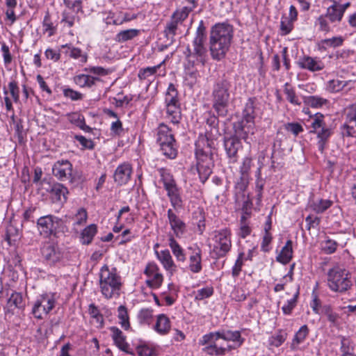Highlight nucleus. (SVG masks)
Segmentation results:
<instances>
[{
	"label": "nucleus",
	"instance_id": "47",
	"mask_svg": "<svg viewBox=\"0 0 356 356\" xmlns=\"http://www.w3.org/2000/svg\"><path fill=\"white\" fill-rule=\"evenodd\" d=\"M250 181V177L241 175L237 179L234 185L235 195L238 197L239 195L244 196V192L246 191Z\"/></svg>",
	"mask_w": 356,
	"mask_h": 356
},
{
	"label": "nucleus",
	"instance_id": "6",
	"mask_svg": "<svg viewBox=\"0 0 356 356\" xmlns=\"http://www.w3.org/2000/svg\"><path fill=\"white\" fill-rule=\"evenodd\" d=\"M161 181L167 192L171 206L176 210L183 207V200L181 196V189L177 185L176 181L170 170L164 168L158 169Z\"/></svg>",
	"mask_w": 356,
	"mask_h": 356
},
{
	"label": "nucleus",
	"instance_id": "51",
	"mask_svg": "<svg viewBox=\"0 0 356 356\" xmlns=\"http://www.w3.org/2000/svg\"><path fill=\"white\" fill-rule=\"evenodd\" d=\"M179 24L175 22L171 19L170 22H168L164 30V33L168 39H170L171 41L174 40V37L177 33V30L179 28Z\"/></svg>",
	"mask_w": 356,
	"mask_h": 356
},
{
	"label": "nucleus",
	"instance_id": "17",
	"mask_svg": "<svg viewBox=\"0 0 356 356\" xmlns=\"http://www.w3.org/2000/svg\"><path fill=\"white\" fill-rule=\"evenodd\" d=\"M52 172L60 181L72 180V164L68 160L57 161L52 167Z\"/></svg>",
	"mask_w": 356,
	"mask_h": 356
},
{
	"label": "nucleus",
	"instance_id": "62",
	"mask_svg": "<svg viewBox=\"0 0 356 356\" xmlns=\"http://www.w3.org/2000/svg\"><path fill=\"white\" fill-rule=\"evenodd\" d=\"M293 22L287 17H282L280 22V35H286L291 33L293 29Z\"/></svg>",
	"mask_w": 356,
	"mask_h": 356
},
{
	"label": "nucleus",
	"instance_id": "19",
	"mask_svg": "<svg viewBox=\"0 0 356 356\" xmlns=\"http://www.w3.org/2000/svg\"><path fill=\"white\" fill-rule=\"evenodd\" d=\"M224 148L228 159L229 163H236L238 161V152L242 148L240 140L236 137L225 138Z\"/></svg>",
	"mask_w": 356,
	"mask_h": 356
},
{
	"label": "nucleus",
	"instance_id": "18",
	"mask_svg": "<svg viewBox=\"0 0 356 356\" xmlns=\"http://www.w3.org/2000/svg\"><path fill=\"white\" fill-rule=\"evenodd\" d=\"M221 339L227 342H232V344H227L230 346V351L236 349L242 346L245 339L242 337L241 333L238 330H220L216 331Z\"/></svg>",
	"mask_w": 356,
	"mask_h": 356
},
{
	"label": "nucleus",
	"instance_id": "57",
	"mask_svg": "<svg viewBox=\"0 0 356 356\" xmlns=\"http://www.w3.org/2000/svg\"><path fill=\"white\" fill-rule=\"evenodd\" d=\"M163 280V277L162 274L159 272L148 277V279L146 280V284L152 289H158L161 286Z\"/></svg>",
	"mask_w": 356,
	"mask_h": 356
},
{
	"label": "nucleus",
	"instance_id": "56",
	"mask_svg": "<svg viewBox=\"0 0 356 356\" xmlns=\"http://www.w3.org/2000/svg\"><path fill=\"white\" fill-rule=\"evenodd\" d=\"M245 261V254L241 252L238 253L234 265L232 268V275L234 277H237L242 270L243 262Z\"/></svg>",
	"mask_w": 356,
	"mask_h": 356
},
{
	"label": "nucleus",
	"instance_id": "33",
	"mask_svg": "<svg viewBox=\"0 0 356 356\" xmlns=\"http://www.w3.org/2000/svg\"><path fill=\"white\" fill-rule=\"evenodd\" d=\"M165 118L171 123L178 124L181 119L180 104L165 105Z\"/></svg>",
	"mask_w": 356,
	"mask_h": 356
},
{
	"label": "nucleus",
	"instance_id": "14",
	"mask_svg": "<svg viewBox=\"0 0 356 356\" xmlns=\"http://www.w3.org/2000/svg\"><path fill=\"white\" fill-rule=\"evenodd\" d=\"M42 258L49 265H54L61 261L63 253L57 244L54 243H45L41 248Z\"/></svg>",
	"mask_w": 356,
	"mask_h": 356
},
{
	"label": "nucleus",
	"instance_id": "53",
	"mask_svg": "<svg viewBox=\"0 0 356 356\" xmlns=\"http://www.w3.org/2000/svg\"><path fill=\"white\" fill-rule=\"evenodd\" d=\"M153 317V310L152 309H142L138 314V319L140 324H150Z\"/></svg>",
	"mask_w": 356,
	"mask_h": 356
},
{
	"label": "nucleus",
	"instance_id": "16",
	"mask_svg": "<svg viewBox=\"0 0 356 356\" xmlns=\"http://www.w3.org/2000/svg\"><path fill=\"white\" fill-rule=\"evenodd\" d=\"M197 158V170L199 174L200 179L202 183H204L212 173L214 166L213 156H201Z\"/></svg>",
	"mask_w": 356,
	"mask_h": 356
},
{
	"label": "nucleus",
	"instance_id": "40",
	"mask_svg": "<svg viewBox=\"0 0 356 356\" xmlns=\"http://www.w3.org/2000/svg\"><path fill=\"white\" fill-rule=\"evenodd\" d=\"M97 233V226L95 224L89 225L82 230L80 235V242L83 245L90 244Z\"/></svg>",
	"mask_w": 356,
	"mask_h": 356
},
{
	"label": "nucleus",
	"instance_id": "50",
	"mask_svg": "<svg viewBox=\"0 0 356 356\" xmlns=\"http://www.w3.org/2000/svg\"><path fill=\"white\" fill-rule=\"evenodd\" d=\"M118 318L121 327L125 330H129L130 327L129 317L125 306L120 305L118 308Z\"/></svg>",
	"mask_w": 356,
	"mask_h": 356
},
{
	"label": "nucleus",
	"instance_id": "29",
	"mask_svg": "<svg viewBox=\"0 0 356 356\" xmlns=\"http://www.w3.org/2000/svg\"><path fill=\"white\" fill-rule=\"evenodd\" d=\"M63 48H66L65 54L74 60H78L81 64H84L88 60V54L83 52L80 48L75 47L71 44L62 45Z\"/></svg>",
	"mask_w": 356,
	"mask_h": 356
},
{
	"label": "nucleus",
	"instance_id": "15",
	"mask_svg": "<svg viewBox=\"0 0 356 356\" xmlns=\"http://www.w3.org/2000/svg\"><path fill=\"white\" fill-rule=\"evenodd\" d=\"M188 257V270L193 273H199L202 270V250L197 245L187 248Z\"/></svg>",
	"mask_w": 356,
	"mask_h": 356
},
{
	"label": "nucleus",
	"instance_id": "44",
	"mask_svg": "<svg viewBox=\"0 0 356 356\" xmlns=\"http://www.w3.org/2000/svg\"><path fill=\"white\" fill-rule=\"evenodd\" d=\"M337 3H332L327 9L325 15L331 23H339L341 21L343 13L338 8Z\"/></svg>",
	"mask_w": 356,
	"mask_h": 356
},
{
	"label": "nucleus",
	"instance_id": "34",
	"mask_svg": "<svg viewBox=\"0 0 356 356\" xmlns=\"http://www.w3.org/2000/svg\"><path fill=\"white\" fill-rule=\"evenodd\" d=\"M112 338L115 345L122 351L129 353V345L125 341L122 332L117 327H111Z\"/></svg>",
	"mask_w": 356,
	"mask_h": 356
},
{
	"label": "nucleus",
	"instance_id": "58",
	"mask_svg": "<svg viewBox=\"0 0 356 356\" xmlns=\"http://www.w3.org/2000/svg\"><path fill=\"white\" fill-rule=\"evenodd\" d=\"M191 10L192 8L184 7L181 10L175 12L171 19L178 24H181L182 22L188 17V14Z\"/></svg>",
	"mask_w": 356,
	"mask_h": 356
},
{
	"label": "nucleus",
	"instance_id": "36",
	"mask_svg": "<svg viewBox=\"0 0 356 356\" xmlns=\"http://www.w3.org/2000/svg\"><path fill=\"white\" fill-rule=\"evenodd\" d=\"M170 321L165 314H159L157 316L156 324L154 326V330L161 335L167 334L170 330Z\"/></svg>",
	"mask_w": 356,
	"mask_h": 356
},
{
	"label": "nucleus",
	"instance_id": "8",
	"mask_svg": "<svg viewBox=\"0 0 356 356\" xmlns=\"http://www.w3.org/2000/svg\"><path fill=\"white\" fill-rule=\"evenodd\" d=\"M221 339L216 332L204 334L199 341V344L204 346L202 352L210 356H224L230 351V346H224L218 343Z\"/></svg>",
	"mask_w": 356,
	"mask_h": 356
},
{
	"label": "nucleus",
	"instance_id": "23",
	"mask_svg": "<svg viewBox=\"0 0 356 356\" xmlns=\"http://www.w3.org/2000/svg\"><path fill=\"white\" fill-rule=\"evenodd\" d=\"M25 308V302L22 294L19 292L13 291L7 300L4 307L6 314H14L15 309L23 310Z\"/></svg>",
	"mask_w": 356,
	"mask_h": 356
},
{
	"label": "nucleus",
	"instance_id": "5",
	"mask_svg": "<svg viewBox=\"0 0 356 356\" xmlns=\"http://www.w3.org/2000/svg\"><path fill=\"white\" fill-rule=\"evenodd\" d=\"M309 133L316 136L318 149L323 153L330 138L334 134V128L325 123L324 115L316 113L312 118Z\"/></svg>",
	"mask_w": 356,
	"mask_h": 356
},
{
	"label": "nucleus",
	"instance_id": "46",
	"mask_svg": "<svg viewBox=\"0 0 356 356\" xmlns=\"http://www.w3.org/2000/svg\"><path fill=\"white\" fill-rule=\"evenodd\" d=\"M97 80H98L97 78H95L90 75L83 74L76 75L74 77V83L77 86H79L81 88H84V87L90 88L95 85V81Z\"/></svg>",
	"mask_w": 356,
	"mask_h": 356
},
{
	"label": "nucleus",
	"instance_id": "49",
	"mask_svg": "<svg viewBox=\"0 0 356 356\" xmlns=\"http://www.w3.org/2000/svg\"><path fill=\"white\" fill-rule=\"evenodd\" d=\"M88 314L90 317L95 321L96 327L102 328L104 326V317L100 313L98 307L93 303L88 306Z\"/></svg>",
	"mask_w": 356,
	"mask_h": 356
},
{
	"label": "nucleus",
	"instance_id": "37",
	"mask_svg": "<svg viewBox=\"0 0 356 356\" xmlns=\"http://www.w3.org/2000/svg\"><path fill=\"white\" fill-rule=\"evenodd\" d=\"M333 202L330 200L318 198L309 202V208L316 213H323L332 207Z\"/></svg>",
	"mask_w": 356,
	"mask_h": 356
},
{
	"label": "nucleus",
	"instance_id": "41",
	"mask_svg": "<svg viewBox=\"0 0 356 356\" xmlns=\"http://www.w3.org/2000/svg\"><path fill=\"white\" fill-rule=\"evenodd\" d=\"M180 104L179 99V92L173 83L168 85V89L165 93V105Z\"/></svg>",
	"mask_w": 356,
	"mask_h": 356
},
{
	"label": "nucleus",
	"instance_id": "1",
	"mask_svg": "<svg viewBox=\"0 0 356 356\" xmlns=\"http://www.w3.org/2000/svg\"><path fill=\"white\" fill-rule=\"evenodd\" d=\"M233 38L232 26L225 23L215 24L211 30L209 44L213 59H222L231 44Z\"/></svg>",
	"mask_w": 356,
	"mask_h": 356
},
{
	"label": "nucleus",
	"instance_id": "45",
	"mask_svg": "<svg viewBox=\"0 0 356 356\" xmlns=\"http://www.w3.org/2000/svg\"><path fill=\"white\" fill-rule=\"evenodd\" d=\"M353 85L352 81H342L339 79L330 80L327 83V90L330 92H338L345 87Z\"/></svg>",
	"mask_w": 356,
	"mask_h": 356
},
{
	"label": "nucleus",
	"instance_id": "63",
	"mask_svg": "<svg viewBox=\"0 0 356 356\" xmlns=\"http://www.w3.org/2000/svg\"><path fill=\"white\" fill-rule=\"evenodd\" d=\"M213 294V288L212 286H206L195 292V300H202L211 297Z\"/></svg>",
	"mask_w": 356,
	"mask_h": 356
},
{
	"label": "nucleus",
	"instance_id": "26",
	"mask_svg": "<svg viewBox=\"0 0 356 356\" xmlns=\"http://www.w3.org/2000/svg\"><path fill=\"white\" fill-rule=\"evenodd\" d=\"M256 98L250 97L245 104L243 111V118L246 123L254 124V119L257 116Z\"/></svg>",
	"mask_w": 356,
	"mask_h": 356
},
{
	"label": "nucleus",
	"instance_id": "48",
	"mask_svg": "<svg viewBox=\"0 0 356 356\" xmlns=\"http://www.w3.org/2000/svg\"><path fill=\"white\" fill-rule=\"evenodd\" d=\"M284 92L286 95V99L294 106H300L301 101L296 95V90L289 83L284 85Z\"/></svg>",
	"mask_w": 356,
	"mask_h": 356
},
{
	"label": "nucleus",
	"instance_id": "32",
	"mask_svg": "<svg viewBox=\"0 0 356 356\" xmlns=\"http://www.w3.org/2000/svg\"><path fill=\"white\" fill-rule=\"evenodd\" d=\"M309 333V329L307 325H302L300 329L295 333L290 345L292 350H296L299 348V345L302 343Z\"/></svg>",
	"mask_w": 356,
	"mask_h": 356
},
{
	"label": "nucleus",
	"instance_id": "10",
	"mask_svg": "<svg viewBox=\"0 0 356 356\" xmlns=\"http://www.w3.org/2000/svg\"><path fill=\"white\" fill-rule=\"evenodd\" d=\"M231 235V231L227 228L214 232L213 251L218 258L224 257L230 251L232 248Z\"/></svg>",
	"mask_w": 356,
	"mask_h": 356
},
{
	"label": "nucleus",
	"instance_id": "25",
	"mask_svg": "<svg viewBox=\"0 0 356 356\" xmlns=\"http://www.w3.org/2000/svg\"><path fill=\"white\" fill-rule=\"evenodd\" d=\"M49 193L54 202L64 203L67 201V188L63 184L54 183L50 186Z\"/></svg>",
	"mask_w": 356,
	"mask_h": 356
},
{
	"label": "nucleus",
	"instance_id": "55",
	"mask_svg": "<svg viewBox=\"0 0 356 356\" xmlns=\"http://www.w3.org/2000/svg\"><path fill=\"white\" fill-rule=\"evenodd\" d=\"M74 227L83 225L88 219V213L84 208H79L73 218Z\"/></svg>",
	"mask_w": 356,
	"mask_h": 356
},
{
	"label": "nucleus",
	"instance_id": "61",
	"mask_svg": "<svg viewBox=\"0 0 356 356\" xmlns=\"http://www.w3.org/2000/svg\"><path fill=\"white\" fill-rule=\"evenodd\" d=\"M286 334L280 331L278 333L271 336L268 339V343L270 346L279 347L286 340Z\"/></svg>",
	"mask_w": 356,
	"mask_h": 356
},
{
	"label": "nucleus",
	"instance_id": "9",
	"mask_svg": "<svg viewBox=\"0 0 356 356\" xmlns=\"http://www.w3.org/2000/svg\"><path fill=\"white\" fill-rule=\"evenodd\" d=\"M56 303V294L54 293H45L40 295L34 302L32 314L35 318L42 319L55 307Z\"/></svg>",
	"mask_w": 356,
	"mask_h": 356
},
{
	"label": "nucleus",
	"instance_id": "59",
	"mask_svg": "<svg viewBox=\"0 0 356 356\" xmlns=\"http://www.w3.org/2000/svg\"><path fill=\"white\" fill-rule=\"evenodd\" d=\"M65 6L75 14L83 12L82 0H63Z\"/></svg>",
	"mask_w": 356,
	"mask_h": 356
},
{
	"label": "nucleus",
	"instance_id": "28",
	"mask_svg": "<svg viewBox=\"0 0 356 356\" xmlns=\"http://www.w3.org/2000/svg\"><path fill=\"white\" fill-rule=\"evenodd\" d=\"M253 128V124L246 123L245 120L242 119L241 121L236 122L234 124L235 137L245 140L248 134L251 131L252 132Z\"/></svg>",
	"mask_w": 356,
	"mask_h": 356
},
{
	"label": "nucleus",
	"instance_id": "27",
	"mask_svg": "<svg viewBox=\"0 0 356 356\" xmlns=\"http://www.w3.org/2000/svg\"><path fill=\"white\" fill-rule=\"evenodd\" d=\"M155 254L157 259L160 261L166 270L170 273L176 270V265L168 250H164L160 252L155 250Z\"/></svg>",
	"mask_w": 356,
	"mask_h": 356
},
{
	"label": "nucleus",
	"instance_id": "42",
	"mask_svg": "<svg viewBox=\"0 0 356 356\" xmlns=\"http://www.w3.org/2000/svg\"><path fill=\"white\" fill-rule=\"evenodd\" d=\"M140 33V30L136 29H130L120 31L115 35V40L120 43L125 42L128 40H133L138 36Z\"/></svg>",
	"mask_w": 356,
	"mask_h": 356
},
{
	"label": "nucleus",
	"instance_id": "7",
	"mask_svg": "<svg viewBox=\"0 0 356 356\" xmlns=\"http://www.w3.org/2000/svg\"><path fill=\"white\" fill-rule=\"evenodd\" d=\"M327 286L334 292L344 293L350 289L352 282L348 270L339 266H334L327 272Z\"/></svg>",
	"mask_w": 356,
	"mask_h": 356
},
{
	"label": "nucleus",
	"instance_id": "64",
	"mask_svg": "<svg viewBox=\"0 0 356 356\" xmlns=\"http://www.w3.org/2000/svg\"><path fill=\"white\" fill-rule=\"evenodd\" d=\"M252 161V159L250 156H245L243 159L242 163L239 167V172L241 175L250 177Z\"/></svg>",
	"mask_w": 356,
	"mask_h": 356
},
{
	"label": "nucleus",
	"instance_id": "39",
	"mask_svg": "<svg viewBox=\"0 0 356 356\" xmlns=\"http://www.w3.org/2000/svg\"><path fill=\"white\" fill-rule=\"evenodd\" d=\"M343 41L344 38L342 36H334L331 38L323 39L318 43V49L322 51H326L329 47H339L343 44Z\"/></svg>",
	"mask_w": 356,
	"mask_h": 356
},
{
	"label": "nucleus",
	"instance_id": "54",
	"mask_svg": "<svg viewBox=\"0 0 356 356\" xmlns=\"http://www.w3.org/2000/svg\"><path fill=\"white\" fill-rule=\"evenodd\" d=\"M72 12L69 10H64L62 13L61 22L65 23L68 27H72L76 22L80 20L79 17Z\"/></svg>",
	"mask_w": 356,
	"mask_h": 356
},
{
	"label": "nucleus",
	"instance_id": "31",
	"mask_svg": "<svg viewBox=\"0 0 356 356\" xmlns=\"http://www.w3.org/2000/svg\"><path fill=\"white\" fill-rule=\"evenodd\" d=\"M163 63L164 61L155 66L147 67L140 69L138 73V77L140 81L142 82L147 81L149 82L148 85H149L154 81L158 70Z\"/></svg>",
	"mask_w": 356,
	"mask_h": 356
},
{
	"label": "nucleus",
	"instance_id": "11",
	"mask_svg": "<svg viewBox=\"0 0 356 356\" xmlns=\"http://www.w3.org/2000/svg\"><path fill=\"white\" fill-rule=\"evenodd\" d=\"M206 39L205 27L202 21L197 29L195 37L193 40V56H195L197 60L204 65L206 62L207 50L204 46Z\"/></svg>",
	"mask_w": 356,
	"mask_h": 356
},
{
	"label": "nucleus",
	"instance_id": "60",
	"mask_svg": "<svg viewBox=\"0 0 356 356\" xmlns=\"http://www.w3.org/2000/svg\"><path fill=\"white\" fill-rule=\"evenodd\" d=\"M337 241L328 238L321 243V249L325 254L334 253L337 250Z\"/></svg>",
	"mask_w": 356,
	"mask_h": 356
},
{
	"label": "nucleus",
	"instance_id": "52",
	"mask_svg": "<svg viewBox=\"0 0 356 356\" xmlns=\"http://www.w3.org/2000/svg\"><path fill=\"white\" fill-rule=\"evenodd\" d=\"M329 22H330L329 21L328 17L325 15H321L317 18L315 25L318 26L319 31L327 33L331 31Z\"/></svg>",
	"mask_w": 356,
	"mask_h": 356
},
{
	"label": "nucleus",
	"instance_id": "21",
	"mask_svg": "<svg viewBox=\"0 0 356 356\" xmlns=\"http://www.w3.org/2000/svg\"><path fill=\"white\" fill-rule=\"evenodd\" d=\"M215 141L213 139L208 138L206 136H200L195 143V155L213 156V149H214Z\"/></svg>",
	"mask_w": 356,
	"mask_h": 356
},
{
	"label": "nucleus",
	"instance_id": "3",
	"mask_svg": "<svg viewBox=\"0 0 356 356\" xmlns=\"http://www.w3.org/2000/svg\"><path fill=\"white\" fill-rule=\"evenodd\" d=\"M232 83L227 79L218 81L213 87V108L219 116L225 117L228 113Z\"/></svg>",
	"mask_w": 356,
	"mask_h": 356
},
{
	"label": "nucleus",
	"instance_id": "13",
	"mask_svg": "<svg viewBox=\"0 0 356 356\" xmlns=\"http://www.w3.org/2000/svg\"><path fill=\"white\" fill-rule=\"evenodd\" d=\"M340 131L343 138H356V104L347 108L345 122L341 126Z\"/></svg>",
	"mask_w": 356,
	"mask_h": 356
},
{
	"label": "nucleus",
	"instance_id": "2",
	"mask_svg": "<svg viewBox=\"0 0 356 356\" xmlns=\"http://www.w3.org/2000/svg\"><path fill=\"white\" fill-rule=\"evenodd\" d=\"M99 285L102 296L106 299L118 298L122 282L116 268L104 265L99 271Z\"/></svg>",
	"mask_w": 356,
	"mask_h": 356
},
{
	"label": "nucleus",
	"instance_id": "24",
	"mask_svg": "<svg viewBox=\"0 0 356 356\" xmlns=\"http://www.w3.org/2000/svg\"><path fill=\"white\" fill-rule=\"evenodd\" d=\"M131 173V165L128 163H122L115 169L114 181L120 186L124 185L129 181Z\"/></svg>",
	"mask_w": 356,
	"mask_h": 356
},
{
	"label": "nucleus",
	"instance_id": "43",
	"mask_svg": "<svg viewBox=\"0 0 356 356\" xmlns=\"http://www.w3.org/2000/svg\"><path fill=\"white\" fill-rule=\"evenodd\" d=\"M321 314L326 316L327 321L333 326L339 324L340 316L334 311L332 307L330 305H324L321 307Z\"/></svg>",
	"mask_w": 356,
	"mask_h": 356
},
{
	"label": "nucleus",
	"instance_id": "35",
	"mask_svg": "<svg viewBox=\"0 0 356 356\" xmlns=\"http://www.w3.org/2000/svg\"><path fill=\"white\" fill-rule=\"evenodd\" d=\"M42 27V34L44 35H47L49 38L54 36L57 33V24H55L53 22L49 11L46 12L43 18Z\"/></svg>",
	"mask_w": 356,
	"mask_h": 356
},
{
	"label": "nucleus",
	"instance_id": "12",
	"mask_svg": "<svg viewBox=\"0 0 356 356\" xmlns=\"http://www.w3.org/2000/svg\"><path fill=\"white\" fill-rule=\"evenodd\" d=\"M60 223L61 219L59 218L47 215L38 219L37 227L40 234L44 237L48 238L51 235H56Z\"/></svg>",
	"mask_w": 356,
	"mask_h": 356
},
{
	"label": "nucleus",
	"instance_id": "20",
	"mask_svg": "<svg viewBox=\"0 0 356 356\" xmlns=\"http://www.w3.org/2000/svg\"><path fill=\"white\" fill-rule=\"evenodd\" d=\"M168 222L174 236L181 238L186 231V223L172 211L169 209L167 211Z\"/></svg>",
	"mask_w": 356,
	"mask_h": 356
},
{
	"label": "nucleus",
	"instance_id": "38",
	"mask_svg": "<svg viewBox=\"0 0 356 356\" xmlns=\"http://www.w3.org/2000/svg\"><path fill=\"white\" fill-rule=\"evenodd\" d=\"M292 241L288 240L284 246L282 247L280 254L276 257L277 261L286 264L289 263L293 257Z\"/></svg>",
	"mask_w": 356,
	"mask_h": 356
},
{
	"label": "nucleus",
	"instance_id": "22",
	"mask_svg": "<svg viewBox=\"0 0 356 356\" xmlns=\"http://www.w3.org/2000/svg\"><path fill=\"white\" fill-rule=\"evenodd\" d=\"M298 65L301 69L307 70L312 72L321 71L325 67V64L320 58L309 56L301 57L298 62Z\"/></svg>",
	"mask_w": 356,
	"mask_h": 356
},
{
	"label": "nucleus",
	"instance_id": "4",
	"mask_svg": "<svg viewBox=\"0 0 356 356\" xmlns=\"http://www.w3.org/2000/svg\"><path fill=\"white\" fill-rule=\"evenodd\" d=\"M156 143L163 156L170 159L177 155V147L172 130L164 123L159 124L156 129Z\"/></svg>",
	"mask_w": 356,
	"mask_h": 356
},
{
	"label": "nucleus",
	"instance_id": "30",
	"mask_svg": "<svg viewBox=\"0 0 356 356\" xmlns=\"http://www.w3.org/2000/svg\"><path fill=\"white\" fill-rule=\"evenodd\" d=\"M168 245L170 246L172 254L175 257L177 261L184 262L186 260L187 251L180 246L178 242L175 240L173 235H169L168 237Z\"/></svg>",
	"mask_w": 356,
	"mask_h": 356
}]
</instances>
